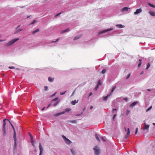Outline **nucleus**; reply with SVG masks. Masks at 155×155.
<instances>
[{"label":"nucleus","mask_w":155,"mask_h":155,"mask_svg":"<svg viewBox=\"0 0 155 155\" xmlns=\"http://www.w3.org/2000/svg\"><path fill=\"white\" fill-rule=\"evenodd\" d=\"M18 38H15L9 41L8 43H6L5 44L6 47L10 46H12L15 42L19 40Z\"/></svg>","instance_id":"nucleus-1"},{"label":"nucleus","mask_w":155,"mask_h":155,"mask_svg":"<svg viewBox=\"0 0 155 155\" xmlns=\"http://www.w3.org/2000/svg\"><path fill=\"white\" fill-rule=\"evenodd\" d=\"M7 120L9 121V120L7 119H4L3 120V128H2V131L3 132V135H5L6 134V130L5 129V126L6 124V123L5 122V121Z\"/></svg>","instance_id":"nucleus-2"},{"label":"nucleus","mask_w":155,"mask_h":155,"mask_svg":"<svg viewBox=\"0 0 155 155\" xmlns=\"http://www.w3.org/2000/svg\"><path fill=\"white\" fill-rule=\"evenodd\" d=\"M13 138L14 140V148L16 149L17 147V139L16 138V134L15 129H14Z\"/></svg>","instance_id":"nucleus-3"},{"label":"nucleus","mask_w":155,"mask_h":155,"mask_svg":"<svg viewBox=\"0 0 155 155\" xmlns=\"http://www.w3.org/2000/svg\"><path fill=\"white\" fill-rule=\"evenodd\" d=\"M95 155H99L100 151L99 148L97 146L95 147L93 149Z\"/></svg>","instance_id":"nucleus-4"},{"label":"nucleus","mask_w":155,"mask_h":155,"mask_svg":"<svg viewBox=\"0 0 155 155\" xmlns=\"http://www.w3.org/2000/svg\"><path fill=\"white\" fill-rule=\"evenodd\" d=\"M113 29V28H111L109 29H105L104 30L102 31H100V32H99L98 34L99 35H100L102 34H104L106 32H107V31L112 30Z\"/></svg>","instance_id":"nucleus-5"},{"label":"nucleus","mask_w":155,"mask_h":155,"mask_svg":"<svg viewBox=\"0 0 155 155\" xmlns=\"http://www.w3.org/2000/svg\"><path fill=\"white\" fill-rule=\"evenodd\" d=\"M62 137L64 140V141L66 143L69 144L71 143V142L65 136L62 135Z\"/></svg>","instance_id":"nucleus-6"},{"label":"nucleus","mask_w":155,"mask_h":155,"mask_svg":"<svg viewBox=\"0 0 155 155\" xmlns=\"http://www.w3.org/2000/svg\"><path fill=\"white\" fill-rule=\"evenodd\" d=\"M39 147L40 150V153L39 155H42L43 152V148L41 143H40L39 144Z\"/></svg>","instance_id":"nucleus-7"},{"label":"nucleus","mask_w":155,"mask_h":155,"mask_svg":"<svg viewBox=\"0 0 155 155\" xmlns=\"http://www.w3.org/2000/svg\"><path fill=\"white\" fill-rule=\"evenodd\" d=\"M142 12V9L141 8L137 9L136 11L134 12V14L135 15H137L139 13H140Z\"/></svg>","instance_id":"nucleus-8"},{"label":"nucleus","mask_w":155,"mask_h":155,"mask_svg":"<svg viewBox=\"0 0 155 155\" xmlns=\"http://www.w3.org/2000/svg\"><path fill=\"white\" fill-rule=\"evenodd\" d=\"M130 8H128L127 7H125L122 8L121 10V11L122 12H123L125 11H127L129 9H130Z\"/></svg>","instance_id":"nucleus-9"},{"label":"nucleus","mask_w":155,"mask_h":155,"mask_svg":"<svg viewBox=\"0 0 155 155\" xmlns=\"http://www.w3.org/2000/svg\"><path fill=\"white\" fill-rule=\"evenodd\" d=\"M117 109H114L113 110V112L114 113V115L113 117V120H114L117 114H116V112L114 113V111L116 110Z\"/></svg>","instance_id":"nucleus-10"},{"label":"nucleus","mask_w":155,"mask_h":155,"mask_svg":"<svg viewBox=\"0 0 155 155\" xmlns=\"http://www.w3.org/2000/svg\"><path fill=\"white\" fill-rule=\"evenodd\" d=\"M116 26L119 28H124L125 27V26L120 24H117L116 25Z\"/></svg>","instance_id":"nucleus-11"},{"label":"nucleus","mask_w":155,"mask_h":155,"mask_svg":"<svg viewBox=\"0 0 155 155\" xmlns=\"http://www.w3.org/2000/svg\"><path fill=\"white\" fill-rule=\"evenodd\" d=\"M111 95V93H110L107 94L106 96L104 97H103V100L104 101H106L107 100L108 97L110 96Z\"/></svg>","instance_id":"nucleus-12"},{"label":"nucleus","mask_w":155,"mask_h":155,"mask_svg":"<svg viewBox=\"0 0 155 155\" xmlns=\"http://www.w3.org/2000/svg\"><path fill=\"white\" fill-rule=\"evenodd\" d=\"M144 124L145 125V127L144 128H143V130L144 129H148L149 127H150V125H148V124H146V123H145V121L144 120Z\"/></svg>","instance_id":"nucleus-13"},{"label":"nucleus","mask_w":155,"mask_h":155,"mask_svg":"<svg viewBox=\"0 0 155 155\" xmlns=\"http://www.w3.org/2000/svg\"><path fill=\"white\" fill-rule=\"evenodd\" d=\"M130 134V129L129 128H128L127 129V134L126 135V138H127L129 136Z\"/></svg>","instance_id":"nucleus-14"},{"label":"nucleus","mask_w":155,"mask_h":155,"mask_svg":"<svg viewBox=\"0 0 155 155\" xmlns=\"http://www.w3.org/2000/svg\"><path fill=\"white\" fill-rule=\"evenodd\" d=\"M137 103L138 102L137 101H134L130 104V107H133L136 105Z\"/></svg>","instance_id":"nucleus-15"},{"label":"nucleus","mask_w":155,"mask_h":155,"mask_svg":"<svg viewBox=\"0 0 155 155\" xmlns=\"http://www.w3.org/2000/svg\"><path fill=\"white\" fill-rule=\"evenodd\" d=\"M81 37V35H78L77 36L75 37L74 38V40H75L77 39H79Z\"/></svg>","instance_id":"nucleus-16"},{"label":"nucleus","mask_w":155,"mask_h":155,"mask_svg":"<svg viewBox=\"0 0 155 155\" xmlns=\"http://www.w3.org/2000/svg\"><path fill=\"white\" fill-rule=\"evenodd\" d=\"M78 102V101H76V100H75L74 101H72L71 102V104L73 105H75L76 103H77Z\"/></svg>","instance_id":"nucleus-17"},{"label":"nucleus","mask_w":155,"mask_h":155,"mask_svg":"<svg viewBox=\"0 0 155 155\" xmlns=\"http://www.w3.org/2000/svg\"><path fill=\"white\" fill-rule=\"evenodd\" d=\"M149 14L152 16H155V12H149Z\"/></svg>","instance_id":"nucleus-18"},{"label":"nucleus","mask_w":155,"mask_h":155,"mask_svg":"<svg viewBox=\"0 0 155 155\" xmlns=\"http://www.w3.org/2000/svg\"><path fill=\"white\" fill-rule=\"evenodd\" d=\"M22 30V29H16V30L15 31V34H16L18 33L20 31H21Z\"/></svg>","instance_id":"nucleus-19"},{"label":"nucleus","mask_w":155,"mask_h":155,"mask_svg":"<svg viewBox=\"0 0 155 155\" xmlns=\"http://www.w3.org/2000/svg\"><path fill=\"white\" fill-rule=\"evenodd\" d=\"M54 78H51L50 77H49L48 78V80L49 82H52L53 81Z\"/></svg>","instance_id":"nucleus-20"},{"label":"nucleus","mask_w":155,"mask_h":155,"mask_svg":"<svg viewBox=\"0 0 155 155\" xmlns=\"http://www.w3.org/2000/svg\"><path fill=\"white\" fill-rule=\"evenodd\" d=\"M95 138H96V139H97V140L98 141V142H100V139H99V138L97 135V134H95Z\"/></svg>","instance_id":"nucleus-21"},{"label":"nucleus","mask_w":155,"mask_h":155,"mask_svg":"<svg viewBox=\"0 0 155 155\" xmlns=\"http://www.w3.org/2000/svg\"><path fill=\"white\" fill-rule=\"evenodd\" d=\"M39 31V29H37L35 30V31H34L32 32V34L33 35H35L36 32H38Z\"/></svg>","instance_id":"nucleus-22"},{"label":"nucleus","mask_w":155,"mask_h":155,"mask_svg":"<svg viewBox=\"0 0 155 155\" xmlns=\"http://www.w3.org/2000/svg\"><path fill=\"white\" fill-rule=\"evenodd\" d=\"M69 122L71 123H76L77 122V120H69Z\"/></svg>","instance_id":"nucleus-23"},{"label":"nucleus","mask_w":155,"mask_h":155,"mask_svg":"<svg viewBox=\"0 0 155 155\" xmlns=\"http://www.w3.org/2000/svg\"><path fill=\"white\" fill-rule=\"evenodd\" d=\"M70 30L69 28H67L65 30L63 31L62 32V33H64V32L69 31Z\"/></svg>","instance_id":"nucleus-24"},{"label":"nucleus","mask_w":155,"mask_h":155,"mask_svg":"<svg viewBox=\"0 0 155 155\" xmlns=\"http://www.w3.org/2000/svg\"><path fill=\"white\" fill-rule=\"evenodd\" d=\"M101 139L102 140H103L104 141L106 142V137L104 136L102 137Z\"/></svg>","instance_id":"nucleus-25"},{"label":"nucleus","mask_w":155,"mask_h":155,"mask_svg":"<svg viewBox=\"0 0 155 155\" xmlns=\"http://www.w3.org/2000/svg\"><path fill=\"white\" fill-rule=\"evenodd\" d=\"M148 5L152 8H155V5H153L151 3H149Z\"/></svg>","instance_id":"nucleus-26"},{"label":"nucleus","mask_w":155,"mask_h":155,"mask_svg":"<svg viewBox=\"0 0 155 155\" xmlns=\"http://www.w3.org/2000/svg\"><path fill=\"white\" fill-rule=\"evenodd\" d=\"M71 152L73 155H75V151L73 149H71Z\"/></svg>","instance_id":"nucleus-27"},{"label":"nucleus","mask_w":155,"mask_h":155,"mask_svg":"<svg viewBox=\"0 0 155 155\" xmlns=\"http://www.w3.org/2000/svg\"><path fill=\"white\" fill-rule=\"evenodd\" d=\"M152 108V106H150L149 108H147V109L146 110V112H147L149 111L150 110L151 108Z\"/></svg>","instance_id":"nucleus-28"},{"label":"nucleus","mask_w":155,"mask_h":155,"mask_svg":"<svg viewBox=\"0 0 155 155\" xmlns=\"http://www.w3.org/2000/svg\"><path fill=\"white\" fill-rule=\"evenodd\" d=\"M71 110V109L70 108H67L65 109V112H68L70 111Z\"/></svg>","instance_id":"nucleus-29"},{"label":"nucleus","mask_w":155,"mask_h":155,"mask_svg":"<svg viewBox=\"0 0 155 155\" xmlns=\"http://www.w3.org/2000/svg\"><path fill=\"white\" fill-rule=\"evenodd\" d=\"M58 103H59V101H58L56 103H54V104H53V106H57L58 105Z\"/></svg>","instance_id":"nucleus-30"},{"label":"nucleus","mask_w":155,"mask_h":155,"mask_svg":"<svg viewBox=\"0 0 155 155\" xmlns=\"http://www.w3.org/2000/svg\"><path fill=\"white\" fill-rule=\"evenodd\" d=\"M59 40V38L57 39L55 41H52L51 42L50 44H52L53 43H55V42H57V41H58Z\"/></svg>","instance_id":"nucleus-31"},{"label":"nucleus","mask_w":155,"mask_h":155,"mask_svg":"<svg viewBox=\"0 0 155 155\" xmlns=\"http://www.w3.org/2000/svg\"><path fill=\"white\" fill-rule=\"evenodd\" d=\"M106 71V70L105 69H104L101 71V73L102 74H104Z\"/></svg>","instance_id":"nucleus-32"},{"label":"nucleus","mask_w":155,"mask_h":155,"mask_svg":"<svg viewBox=\"0 0 155 155\" xmlns=\"http://www.w3.org/2000/svg\"><path fill=\"white\" fill-rule=\"evenodd\" d=\"M58 97H56L52 100V102H53L56 101L58 100Z\"/></svg>","instance_id":"nucleus-33"},{"label":"nucleus","mask_w":155,"mask_h":155,"mask_svg":"<svg viewBox=\"0 0 155 155\" xmlns=\"http://www.w3.org/2000/svg\"><path fill=\"white\" fill-rule=\"evenodd\" d=\"M150 63H148L147 66V67L146 68V69H148V68L150 67Z\"/></svg>","instance_id":"nucleus-34"},{"label":"nucleus","mask_w":155,"mask_h":155,"mask_svg":"<svg viewBox=\"0 0 155 155\" xmlns=\"http://www.w3.org/2000/svg\"><path fill=\"white\" fill-rule=\"evenodd\" d=\"M36 21L35 20H33L31 23H30V25H33L35 23Z\"/></svg>","instance_id":"nucleus-35"},{"label":"nucleus","mask_w":155,"mask_h":155,"mask_svg":"<svg viewBox=\"0 0 155 155\" xmlns=\"http://www.w3.org/2000/svg\"><path fill=\"white\" fill-rule=\"evenodd\" d=\"M115 88H116L115 86L114 87L112 90L111 92L110 93H111V94L115 90Z\"/></svg>","instance_id":"nucleus-36"},{"label":"nucleus","mask_w":155,"mask_h":155,"mask_svg":"<svg viewBox=\"0 0 155 155\" xmlns=\"http://www.w3.org/2000/svg\"><path fill=\"white\" fill-rule=\"evenodd\" d=\"M66 91H65V92H60V95H64V94L66 92Z\"/></svg>","instance_id":"nucleus-37"},{"label":"nucleus","mask_w":155,"mask_h":155,"mask_svg":"<svg viewBox=\"0 0 155 155\" xmlns=\"http://www.w3.org/2000/svg\"><path fill=\"white\" fill-rule=\"evenodd\" d=\"M31 143L32 144V145L34 147H35V143H34V141H31Z\"/></svg>","instance_id":"nucleus-38"},{"label":"nucleus","mask_w":155,"mask_h":155,"mask_svg":"<svg viewBox=\"0 0 155 155\" xmlns=\"http://www.w3.org/2000/svg\"><path fill=\"white\" fill-rule=\"evenodd\" d=\"M130 73L128 74L126 77V79H128L130 77Z\"/></svg>","instance_id":"nucleus-39"},{"label":"nucleus","mask_w":155,"mask_h":155,"mask_svg":"<svg viewBox=\"0 0 155 155\" xmlns=\"http://www.w3.org/2000/svg\"><path fill=\"white\" fill-rule=\"evenodd\" d=\"M30 137H31V141H34L33 140V137L30 134Z\"/></svg>","instance_id":"nucleus-40"},{"label":"nucleus","mask_w":155,"mask_h":155,"mask_svg":"<svg viewBox=\"0 0 155 155\" xmlns=\"http://www.w3.org/2000/svg\"><path fill=\"white\" fill-rule=\"evenodd\" d=\"M60 115H61V113H57L56 114V116H58Z\"/></svg>","instance_id":"nucleus-41"},{"label":"nucleus","mask_w":155,"mask_h":155,"mask_svg":"<svg viewBox=\"0 0 155 155\" xmlns=\"http://www.w3.org/2000/svg\"><path fill=\"white\" fill-rule=\"evenodd\" d=\"M138 128H136V129L135 132V134H137V131H138Z\"/></svg>","instance_id":"nucleus-42"},{"label":"nucleus","mask_w":155,"mask_h":155,"mask_svg":"<svg viewBox=\"0 0 155 155\" xmlns=\"http://www.w3.org/2000/svg\"><path fill=\"white\" fill-rule=\"evenodd\" d=\"M44 88H45V91L47 90L48 89V87L47 86H45Z\"/></svg>","instance_id":"nucleus-43"},{"label":"nucleus","mask_w":155,"mask_h":155,"mask_svg":"<svg viewBox=\"0 0 155 155\" xmlns=\"http://www.w3.org/2000/svg\"><path fill=\"white\" fill-rule=\"evenodd\" d=\"M141 62H140L138 64V67H140L141 65Z\"/></svg>","instance_id":"nucleus-44"},{"label":"nucleus","mask_w":155,"mask_h":155,"mask_svg":"<svg viewBox=\"0 0 155 155\" xmlns=\"http://www.w3.org/2000/svg\"><path fill=\"white\" fill-rule=\"evenodd\" d=\"M9 69H14L15 68L13 66H10L8 67Z\"/></svg>","instance_id":"nucleus-45"},{"label":"nucleus","mask_w":155,"mask_h":155,"mask_svg":"<svg viewBox=\"0 0 155 155\" xmlns=\"http://www.w3.org/2000/svg\"><path fill=\"white\" fill-rule=\"evenodd\" d=\"M9 122L10 123L11 126H12L13 128V130H14V129H15V128H14V127L12 125V124H11V123L10 121H9Z\"/></svg>","instance_id":"nucleus-46"},{"label":"nucleus","mask_w":155,"mask_h":155,"mask_svg":"<svg viewBox=\"0 0 155 155\" xmlns=\"http://www.w3.org/2000/svg\"><path fill=\"white\" fill-rule=\"evenodd\" d=\"M98 87H99V85H98V84H97L95 87V88L96 89H98Z\"/></svg>","instance_id":"nucleus-47"},{"label":"nucleus","mask_w":155,"mask_h":155,"mask_svg":"<svg viewBox=\"0 0 155 155\" xmlns=\"http://www.w3.org/2000/svg\"><path fill=\"white\" fill-rule=\"evenodd\" d=\"M65 113V111H63L62 112H60V113H61V114H64Z\"/></svg>","instance_id":"nucleus-48"},{"label":"nucleus","mask_w":155,"mask_h":155,"mask_svg":"<svg viewBox=\"0 0 155 155\" xmlns=\"http://www.w3.org/2000/svg\"><path fill=\"white\" fill-rule=\"evenodd\" d=\"M75 90L73 92V93H72V94H71V96H73L74 95V93H75Z\"/></svg>","instance_id":"nucleus-49"},{"label":"nucleus","mask_w":155,"mask_h":155,"mask_svg":"<svg viewBox=\"0 0 155 155\" xmlns=\"http://www.w3.org/2000/svg\"><path fill=\"white\" fill-rule=\"evenodd\" d=\"M61 13V12H60V13H58L55 16H59L60 15Z\"/></svg>","instance_id":"nucleus-50"},{"label":"nucleus","mask_w":155,"mask_h":155,"mask_svg":"<svg viewBox=\"0 0 155 155\" xmlns=\"http://www.w3.org/2000/svg\"><path fill=\"white\" fill-rule=\"evenodd\" d=\"M101 84V82H100V80H99L98 81V85H100Z\"/></svg>","instance_id":"nucleus-51"},{"label":"nucleus","mask_w":155,"mask_h":155,"mask_svg":"<svg viewBox=\"0 0 155 155\" xmlns=\"http://www.w3.org/2000/svg\"><path fill=\"white\" fill-rule=\"evenodd\" d=\"M51 104H49L48 105V107H47L46 108H48V107H49L51 106Z\"/></svg>","instance_id":"nucleus-52"},{"label":"nucleus","mask_w":155,"mask_h":155,"mask_svg":"<svg viewBox=\"0 0 155 155\" xmlns=\"http://www.w3.org/2000/svg\"><path fill=\"white\" fill-rule=\"evenodd\" d=\"M92 94H93L92 93V92H91L89 94V96H91Z\"/></svg>","instance_id":"nucleus-53"},{"label":"nucleus","mask_w":155,"mask_h":155,"mask_svg":"<svg viewBox=\"0 0 155 155\" xmlns=\"http://www.w3.org/2000/svg\"><path fill=\"white\" fill-rule=\"evenodd\" d=\"M57 94V92H55L52 96V97L54 96L56 94Z\"/></svg>","instance_id":"nucleus-54"},{"label":"nucleus","mask_w":155,"mask_h":155,"mask_svg":"<svg viewBox=\"0 0 155 155\" xmlns=\"http://www.w3.org/2000/svg\"><path fill=\"white\" fill-rule=\"evenodd\" d=\"M124 100L125 101H127V98H124Z\"/></svg>","instance_id":"nucleus-55"},{"label":"nucleus","mask_w":155,"mask_h":155,"mask_svg":"<svg viewBox=\"0 0 155 155\" xmlns=\"http://www.w3.org/2000/svg\"><path fill=\"white\" fill-rule=\"evenodd\" d=\"M143 71H142L140 73V75H141L142 74H143Z\"/></svg>","instance_id":"nucleus-56"},{"label":"nucleus","mask_w":155,"mask_h":155,"mask_svg":"<svg viewBox=\"0 0 155 155\" xmlns=\"http://www.w3.org/2000/svg\"><path fill=\"white\" fill-rule=\"evenodd\" d=\"M45 107H43L41 110L42 111H43V110H44L45 109Z\"/></svg>","instance_id":"nucleus-57"},{"label":"nucleus","mask_w":155,"mask_h":155,"mask_svg":"<svg viewBox=\"0 0 155 155\" xmlns=\"http://www.w3.org/2000/svg\"><path fill=\"white\" fill-rule=\"evenodd\" d=\"M82 114V113H81V114H78L76 115L77 116H80Z\"/></svg>","instance_id":"nucleus-58"},{"label":"nucleus","mask_w":155,"mask_h":155,"mask_svg":"<svg viewBox=\"0 0 155 155\" xmlns=\"http://www.w3.org/2000/svg\"><path fill=\"white\" fill-rule=\"evenodd\" d=\"M93 107L92 106H91V107H90V109H91Z\"/></svg>","instance_id":"nucleus-59"},{"label":"nucleus","mask_w":155,"mask_h":155,"mask_svg":"<svg viewBox=\"0 0 155 155\" xmlns=\"http://www.w3.org/2000/svg\"><path fill=\"white\" fill-rule=\"evenodd\" d=\"M139 61H140V62H141V61H142V60L141 59H140L139 60Z\"/></svg>","instance_id":"nucleus-60"},{"label":"nucleus","mask_w":155,"mask_h":155,"mask_svg":"<svg viewBox=\"0 0 155 155\" xmlns=\"http://www.w3.org/2000/svg\"><path fill=\"white\" fill-rule=\"evenodd\" d=\"M20 27V25L18 26L17 27V29H18Z\"/></svg>","instance_id":"nucleus-61"},{"label":"nucleus","mask_w":155,"mask_h":155,"mask_svg":"<svg viewBox=\"0 0 155 155\" xmlns=\"http://www.w3.org/2000/svg\"><path fill=\"white\" fill-rule=\"evenodd\" d=\"M3 41L2 40H0V42H2Z\"/></svg>","instance_id":"nucleus-62"},{"label":"nucleus","mask_w":155,"mask_h":155,"mask_svg":"<svg viewBox=\"0 0 155 155\" xmlns=\"http://www.w3.org/2000/svg\"><path fill=\"white\" fill-rule=\"evenodd\" d=\"M147 91H150V90L149 89H147Z\"/></svg>","instance_id":"nucleus-63"},{"label":"nucleus","mask_w":155,"mask_h":155,"mask_svg":"<svg viewBox=\"0 0 155 155\" xmlns=\"http://www.w3.org/2000/svg\"><path fill=\"white\" fill-rule=\"evenodd\" d=\"M124 129H125V131H127V129H126L125 128H124Z\"/></svg>","instance_id":"nucleus-64"}]
</instances>
